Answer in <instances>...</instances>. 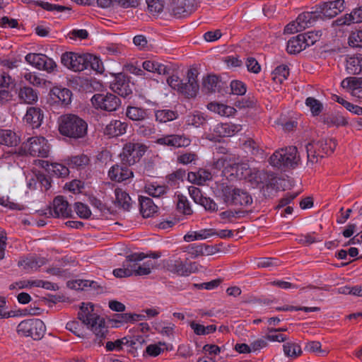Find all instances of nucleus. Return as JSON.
I'll list each match as a JSON object with an SVG mask.
<instances>
[{"mask_svg": "<svg viewBox=\"0 0 362 362\" xmlns=\"http://www.w3.org/2000/svg\"><path fill=\"white\" fill-rule=\"evenodd\" d=\"M87 122L75 114H64L58 119L59 134L70 142L83 141L88 135Z\"/></svg>", "mask_w": 362, "mask_h": 362, "instance_id": "f257e3e1", "label": "nucleus"}, {"mask_svg": "<svg viewBox=\"0 0 362 362\" xmlns=\"http://www.w3.org/2000/svg\"><path fill=\"white\" fill-rule=\"evenodd\" d=\"M93 310V304L82 303L78 313V319L91 329L95 337L93 342L101 346L108 332V328L105 325V319L94 313Z\"/></svg>", "mask_w": 362, "mask_h": 362, "instance_id": "f03ea898", "label": "nucleus"}, {"mask_svg": "<svg viewBox=\"0 0 362 362\" xmlns=\"http://www.w3.org/2000/svg\"><path fill=\"white\" fill-rule=\"evenodd\" d=\"M213 192L216 199L226 206L245 207L252 204L249 192L227 183H216Z\"/></svg>", "mask_w": 362, "mask_h": 362, "instance_id": "7ed1b4c3", "label": "nucleus"}, {"mask_svg": "<svg viewBox=\"0 0 362 362\" xmlns=\"http://www.w3.org/2000/svg\"><path fill=\"white\" fill-rule=\"evenodd\" d=\"M296 146H288L276 151L269 158V163L279 169L294 168L300 160Z\"/></svg>", "mask_w": 362, "mask_h": 362, "instance_id": "20e7f679", "label": "nucleus"}, {"mask_svg": "<svg viewBox=\"0 0 362 362\" xmlns=\"http://www.w3.org/2000/svg\"><path fill=\"white\" fill-rule=\"evenodd\" d=\"M46 327L40 319H28L21 322L17 327L18 334L30 337L35 340L40 339L45 334Z\"/></svg>", "mask_w": 362, "mask_h": 362, "instance_id": "39448f33", "label": "nucleus"}, {"mask_svg": "<svg viewBox=\"0 0 362 362\" xmlns=\"http://www.w3.org/2000/svg\"><path fill=\"white\" fill-rule=\"evenodd\" d=\"M147 148L145 144L139 142L125 144L120 153L122 163L129 166L136 163L145 154Z\"/></svg>", "mask_w": 362, "mask_h": 362, "instance_id": "423d86ee", "label": "nucleus"}, {"mask_svg": "<svg viewBox=\"0 0 362 362\" xmlns=\"http://www.w3.org/2000/svg\"><path fill=\"white\" fill-rule=\"evenodd\" d=\"M91 103L96 109L107 112L117 110L121 105L120 99L113 93H96L91 98Z\"/></svg>", "mask_w": 362, "mask_h": 362, "instance_id": "0eeeda50", "label": "nucleus"}, {"mask_svg": "<svg viewBox=\"0 0 362 362\" xmlns=\"http://www.w3.org/2000/svg\"><path fill=\"white\" fill-rule=\"evenodd\" d=\"M87 53L77 54L74 52H65L62 55V64L68 69L74 71H81L87 69Z\"/></svg>", "mask_w": 362, "mask_h": 362, "instance_id": "6e6552de", "label": "nucleus"}, {"mask_svg": "<svg viewBox=\"0 0 362 362\" xmlns=\"http://www.w3.org/2000/svg\"><path fill=\"white\" fill-rule=\"evenodd\" d=\"M199 72L196 68H191L187 71L186 83L182 81V85L178 88V92L187 98H194L197 95L199 86L197 82Z\"/></svg>", "mask_w": 362, "mask_h": 362, "instance_id": "1a4fd4ad", "label": "nucleus"}, {"mask_svg": "<svg viewBox=\"0 0 362 362\" xmlns=\"http://www.w3.org/2000/svg\"><path fill=\"white\" fill-rule=\"evenodd\" d=\"M203 90L206 93H218L221 95L228 93V86L226 82L214 74H209L203 78Z\"/></svg>", "mask_w": 362, "mask_h": 362, "instance_id": "9d476101", "label": "nucleus"}, {"mask_svg": "<svg viewBox=\"0 0 362 362\" xmlns=\"http://www.w3.org/2000/svg\"><path fill=\"white\" fill-rule=\"evenodd\" d=\"M133 83H131L128 77L119 73L115 76L114 80L110 83V88L123 98H127L132 94Z\"/></svg>", "mask_w": 362, "mask_h": 362, "instance_id": "9b49d317", "label": "nucleus"}, {"mask_svg": "<svg viewBox=\"0 0 362 362\" xmlns=\"http://www.w3.org/2000/svg\"><path fill=\"white\" fill-rule=\"evenodd\" d=\"M344 4V0H334L317 5L320 19L322 18V15L329 18L335 17L345 9Z\"/></svg>", "mask_w": 362, "mask_h": 362, "instance_id": "f8f14e48", "label": "nucleus"}, {"mask_svg": "<svg viewBox=\"0 0 362 362\" xmlns=\"http://www.w3.org/2000/svg\"><path fill=\"white\" fill-rule=\"evenodd\" d=\"M46 140L44 137H30L25 144L29 153L33 156L46 157L47 150L45 148Z\"/></svg>", "mask_w": 362, "mask_h": 362, "instance_id": "ddd939ff", "label": "nucleus"}, {"mask_svg": "<svg viewBox=\"0 0 362 362\" xmlns=\"http://www.w3.org/2000/svg\"><path fill=\"white\" fill-rule=\"evenodd\" d=\"M13 83L12 78L6 73L0 75V105L6 104L13 100L11 86Z\"/></svg>", "mask_w": 362, "mask_h": 362, "instance_id": "4468645a", "label": "nucleus"}, {"mask_svg": "<svg viewBox=\"0 0 362 362\" xmlns=\"http://www.w3.org/2000/svg\"><path fill=\"white\" fill-rule=\"evenodd\" d=\"M13 83L12 78L6 73L0 75V105L6 104L13 100L11 86Z\"/></svg>", "mask_w": 362, "mask_h": 362, "instance_id": "2eb2a0df", "label": "nucleus"}, {"mask_svg": "<svg viewBox=\"0 0 362 362\" xmlns=\"http://www.w3.org/2000/svg\"><path fill=\"white\" fill-rule=\"evenodd\" d=\"M52 210L54 218H59V216L72 217V211L69 207L68 202L63 196H57L54 199Z\"/></svg>", "mask_w": 362, "mask_h": 362, "instance_id": "dca6fc26", "label": "nucleus"}, {"mask_svg": "<svg viewBox=\"0 0 362 362\" xmlns=\"http://www.w3.org/2000/svg\"><path fill=\"white\" fill-rule=\"evenodd\" d=\"M127 166L122 163L121 165L116 164L112 166L108 172V176L110 180L121 182L133 177V172Z\"/></svg>", "mask_w": 362, "mask_h": 362, "instance_id": "f3484780", "label": "nucleus"}, {"mask_svg": "<svg viewBox=\"0 0 362 362\" xmlns=\"http://www.w3.org/2000/svg\"><path fill=\"white\" fill-rule=\"evenodd\" d=\"M44 119L43 111L37 107L28 108L23 120L26 124H30L33 129L39 128Z\"/></svg>", "mask_w": 362, "mask_h": 362, "instance_id": "a211bd4d", "label": "nucleus"}, {"mask_svg": "<svg viewBox=\"0 0 362 362\" xmlns=\"http://www.w3.org/2000/svg\"><path fill=\"white\" fill-rule=\"evenodd\" d=\"M320 18V14L318 12V8L315 6V10L313 11L303 12L298 15L296 21L300 27L299 29L303 30L307 28L311 27L313 24Z\"/></svg>", "mask_w": 362, "mask_h": 362, "instance_id": "6ab92c4d", "label": "nucleus"}, {"mask_svg": "<svg viewBox=\"0 0 362 362\" xmlns=\"http://www.w3.org/2000/svg\"><path fill=\"white\" fill-rule=\"evenodd\" d=\"M362 22V6L358 8L354 9L349 14H346L344 16L338 18L333 21V25L341 26L345 25H350L351 23H358Z\"/></svg>", "mask_w": 362, "mask_h": 362, "instance_id": "aec40b11", "label": "nucleus"}, {"mask_svg": "<svg viewBox=\"0 0 362 362\" xmlns=\"http://www.w3.org/2000/svg\"><path fill=\"white\" fill-rule=\"evenodd\" d=\"M127 127V124L124 122L112 120L105 127L103 133L109 137H116L125 134Z\"/></svg>", "mask_w": 362, "mask_h": 362, "instance_id": "412c9836", "label": "nucleus"}, {"mask_svg": "<svg viewBox=\"0 0 362 362\" xmlns=\"http://www.w3.org/2000/svg\"><path fill=\"white\" fill-rule=\"evenodd\" d=\"M346 62V69L348 74L351 75L362 74V54L348 55Z\"/></svg>", "mask_w": 362, "mask_h": 362, "instance_id": "4be33fe9", "label": "nucleus"}, {"mask_svg": "<svg viewBox=\"0 0 362 362\" xmlns=\"http://www.w3.org/2000/svg\"><path fill=\"white\" fill-rule=\"evenodd\" d=\"M126 116L135 123H141L144 122V120L148 119L149 113L146 109L129 106L126 110Z\"/></svg>", "mask_w": 362, "mask_h": 362, "instance_id": "5701e85b", "label": "nucleus"}, {"mask_svg": "<svg viewBox=\"0 0 362 362\" xmlns=\"http://www.w3.org/2000/svg\"><path fill=\"white\" fill-rule=\"evenodd\" d=\"M146 258V254L144 252L132 253L126 257L125 260L122 263V267L129 269L132 273V276H134L136 270L139 265V262Z\"/></svg>", "mask_w": 362, "mask_h": 362, "instance_id": "b1692460", "label": "nucleus"}, {"mask_svg": "<svg viewBox=\"0 0 362 362\" xmlns=\"http://www.w3.org/2000/svg\"><path fill=\"white\" fill-rule=\"evenodd\" d=\"M52 99L56 103H60L62 105H67L71 102V91L66 88L54 87L52 89Z\"/></svg>", "mask_w": 362, "mask_h": 362, "instance_id": "393cba45", "label": "nucleus"}, {"mask_svg": "<svg viewBox=\"0 0 362 362\" xmlns=\"http://www.w3.org/2000/svg\"><path fill=\"white\" fill-rule=\"evenodd\" d=\"M140 213L144 218L151 216L157 211V206L148 197L140 196L139 198Z\"/></svg>", "mask_w": 362, "mask_h": 362, "instance_id": "a878e982", "label": "nucleus"}, {"mask_svg": "<svg viewBox=\"0 0 362 362\" xmlns=\"http://www.w3.org/2000/svg\"><path fill=\"white\" fill-rule=\"evenodd\" d=\"M242 129V126L233 123H221L218 124L215 128V132L220 136L226 137L232 136Z\"/></svg>", "mask_w": 362, "mask_h": 362, "instance_id": "bb28decb", "label": "nucleus"}, {"mask_svg": "<svg viewBox=\"0 0 362 362\" xmlns=\"http://www.w3.org/2000/svg\"><path fill=\"white\" fill-rule=\"evenodd\" d=\"M142 66L147 71L157 73L160 75H168L171 71L168 66L155 61H144Z\"/></svg>", "mask_w": 362, "mask_h": 362, "instance_id": "cd10ccee", "label": "nucleus"}, {"mask_svg": "<svg viewBox=\"0 0 362 362\" xmlns=\"http://www.w3.org/2000/svg\"><path fill=\"white\" fill-rule=\"evenodd\" d=\"M164 267L170 272L179 276H185L186 264L180 259H168L164 263Z\"/></svg>", "mask_w": 362, "mask_h": 362, "instance_id": "c85d7f7f", "label": "nucleus"}, {"mask_svg": "<svg viewBox=\"0 0 362 362\" xmlns=\"http://www.w3.org/2000/svg\"><path fill=\"white\" fill-rule=\"evenodd\" d=\"M229 168L230 175H233L239 180L246 179L251 173V170L247 163H233L230 165Z\"/></svg>", "mask_w": 362, "mask_h": 362, "instance_id": "c756f323", "label": "nucleus"}, {"mask_svg": "<svg viewBox=\"0 0 362 362\" xmlns=\"http://www.w3.org/2000/svg\"><path fill=\"white\" fill-rule=\"evenodd\" d=\"M20 142V138L10 129H0V144L7 146H16Z\"/></svg>", "mask_w": 362, "mask_h": 362, "instance_id": "7c9ffc66", "label": "nucleus"}, {"mask_svg": "<svg viewBox=\"0 0 362 362\" xmlns=\"http://www.w3.org/2000/svg\"><path fill=\"white\" fill-rule=\"evenodd\" d=\"M305 42L300 34L290 39L287 42L286 50L289 54H295L306 49Z\"/></svg>", "mask_w": 362, "mask_h": 362, "instance_id": "2f4dec72", "label": "nucleus"}, {"mask_svg": "<svg viewBox=\"0 0 362 362\" xmlns=\"http://www.w3.org/2000/svg\"><path fill=\"white\" fill-rule=\"evenodd\" d=\"M89 162L88 156L85 154L74 156L67 159L69 167L78 170L85 168L89 164Z\"/></svg>", "mask_w": 362, "mask_h": 362, "instance_id": "473e14b6", "label": "nucleus"}, {"mask_svg": "<svg viewBox=\"0 0 362 362\" xmlns=\"http://www.w3.org/2000/svg\"><path fill=\"white\" fill-rule=\"evenodd\" d=\"M134 129L137 134L142 136H150L156 132L154 124L148 119L141 123H134Z\"/></svg>", "mask_w": 362, "mask_h": 362, "instance_id": "72a5a7b5", "label": "nucleus"}, {"mask_svg": "<svg viewBox=\"0 0 362 362\" xmlns=\"http://www.w3.org/2000/svg\"><path fill=\"white\" fill-rule=\"evenodd\" d=\"M322 122L327 124L328 127L332 126H346L348 121L344 116L339 115H332L329 116H323L321 118Z\"/></svg>", "mask_w": 362, "mask_h": 362, "instance_id": "f704fd0d", "label": "nucleus"}, {"mask_svg": "<svg viewBox=\"0 0 362 362\" xmlns=\"http://www.w3.org/2000/svg\"><path fill=\"white\" fill-rule=\"evenodd\" d=\"M44 258L28 257L18 262V265L22 266L24 269L36 271L38 268L45 264Z\"/></svg>", "mask_w": 362, "mask_h": 362, "instance_id": "c9c22d12", "label": "nucleus"}, {"mask_svg": "<svg viewBox=\"0 0 362 362\" xmlns=\"http://www.w3.org/2000/svg\"><path fill=\"white\" fill-rule=\"evenodd\" d=\"M18 96L28 104H32L37 100V93L31 87L28 86L21 88Z\"/></svg>", "mask_w": 362, "mask_h": 362, "instance_id": "e433bc0d", "label": "nucleus"}, {"mask_svg": "<svg viewBox=\"0 0 362 362\" xmlns=\"http://www.w3.org/2000/svg\"><path fill=\"white\" fill-rule=\"evenodd\" d=\"M315 144L326 154L332 153L337 145V141L334 139H322Z\"/></svg>", "mask_w": 362, "mask_h": 362, "instance_id": "4c0bfd02", "label": "nucleus"}, {"mask_svg": "<svg viewBox=\"0 0 362 362\" xmlns=\"http://www.w3.org/2000/svg\"><path fill=\"white\" fill-rule=\"evenodd\" d=\"M115 194L116 197V201L118 204L122 206L123 209L129 211L131 201V198L129 194L119 188L115 189Z\"/></svg>", "mask_w": 362, "mask_h": 362, "instance_id": "58836bf2", "label": "nucleus"}, {"mask_svg": "<svg viewBox=\"0 0 362 362\" xmlns=\"http://www.w3.org/2000/svg\"><path fill=\"white\" fill-rule=\"evenodd\" d=\"M130 349L129 352L132 354L134 356L139 350L142 349L144 344H146L144 337L141 335L132 336L130 337Z\"/></svg>", "mask_w": 362, "mask_h": 362, "instance_id": "ea45409f", "label": "nucleus"}, {"mask_svg": "<svg viewBox=\"0 0 362 362\" xmlns=\"http://www.w3.org/2000/svg\"><path fill=\"white\" fill-rule=\"evenodd\" d=\"M87 69H90L99 73H102L104 70L103 64L100 58L98 57L87 53Z\"/></svg>", "mask_w": 362, "mask_h": 362, "instance_id": "a19ab883", "label": "nucleus"}, {"mask_svg": "<svg viewBox=\"0 0 362 362\" xmlns=\"http://www.w3.org/2000/svg\"><path fill=\"white\" fill-rule=\"evenodd\" d=\"M156 119L160 122L173 121L177 117V113L170 110H160L156 112Z\"/></svg>", "mask_w": 362, "mask_h": 362, "instance_id": "79ce46f5", "label": "nucleus"}, {"mask_svg": "<svg viewBox=\"0 0 362 362\" xmlns=\"http://www.w3.org/2000/svg\"><path fill=\"white\" fill-rule=\"evenodd\" d=\"M284 352L286 356L296 358L302 354L300 346L292 342H287L283 345Z\"/></svg>", "mask_w": 362, "mask_h": 362, "instance_id": "37998d69", "label": "nucleus"}, {"mask_svg": "<svg viewBox=\"0 0 362 362\" xmlns=\"http://www.w3.org/2000/svg\"><path fill=\"white\" fill-rule=\"evenodd\" d=\"M45 59V54L29 53L25 56V61L37 69H42V65Z\"/></svg>", "mask_w": 362, "mask_h": 362, "instance_id": "c03bdc74", "label": "nucleus"}, {"mask_svg": "<svg viewBox=\"0 0 362 362\" xmlns=\"http://www.w3.org/2000/svg\"><path fill=\"white\" fill-rule=\"evenodd\" d=\"M246 90V85L243 82L233 80L230 83L228 93L237 95H243L245 94Z\"/></svg>", "mask_w": 362, "mask_h": 362, "instance_id": "a18cd8bd", "label": "nucleus"}, {"mask_svg": "<svg viewBox=\"0 0 362 362\" xmlns=\"http://www.w3.org/2000/svg\"><path fill=\"white\" fill-rule=\"evenodd\" d=\"M49 174L57 177H64L69 174V170L67 167L62 164L53 163Z\"/></svg>", "mask_w": 362, "mask_h": 362, "instance_id": "49530a36", "label": "nucleus"}, {"mask_svg": "<svg viewBox=\"0 0 362 362\" xmlns=\"http://www.w3.org/2000/svg\"><path fill=\"white\" fill-rule=\"evenodd\" d=\"M156 266V262L153 260H147L142 264L139 263L134 276H145L151 274V269Z\"/></svg>", "mask_w": 362, "mask_h": 362, "instance_id": "de8ad7c7", "label": "nucleus"}, {"mask_svg": "<svg viewBox=\"0 0 362 362\" xmlns=\"http://www.w3.org/2000/svg\"><path fill=\"white\" fill-rule=\"evenodd\" d=\"M302 35V39L303 42H305V47H310L314 45L317 41H318L322 35V32L318 30L315 33L310 31L307 32L303 34H300Z\"/></svg>", "mask_w": 362, "mask_h": 362, "instance_id": "09e8293b", "label": "nucleus"}, {"mask_svg": "<svg viewBox=\"0 0 362 362\" xmlns=\"http://www.w3.org/2000/svg\"><path fill=\"white\" fill-rule=\"evenodd\" d=\"M35 5L42 7L43 9L49 11H57L59 13L64 12L65 11H70L71 8L68 6H61L57 4H52L48 2L44 1H35Z\"/></svg>", "mask_w": 362, "mask_h": 362, "instance_id": "8fccbe9b", "label": "nucleus"}, {"mask_svg": "<svg viewBox=\"0 0 362 362\" xmlns=\"http://www.w3.org/2000/svg\"><path fill=\"white\" fill-rule=\"evenodd\" d=\"M305 105L310 108L313 116L319 115L323 109L322 104L318 100L312 97H308L305 100Z\"/></svg>", "mask_w": 362, "mask_h": 362, "instance_id": "3c124183", "label": "nucleus"}, {"mask_svg": "<svg viewBox=\"0 0 362 362\" xmlns=\"http://www.w3.org/2000/svg\"><path fill=\"white\" fill-rule=\"evenodd\" d=\"M348 43L352 47L362 48V29L351 32L348 39Z\"/></svg>", "mask_w": 362, "mask_h": 362, "instance_id": "603ef678", "label": "nucleus"}, {"mask_svg": "<svg viewBox=\"0 0 362 362\" xmlns=\"http://www.w3.org/2000/svg\"><path fill=\"white\" fill-rule=\"evenodd\" d=\"M74 209L77 215L83 219H88L91 216V211L88 205L82 202H76Z\"/></svg>", "mask_w": 362, "mask_h": 362, "instance_id": "864d4df0", "label": "nucleus"}, {"mask_svg": "<svg viewBox=\"0 0 362 362\" xmlns=\"http://www.w3.org/2000/svg\"><path fill=\"white\" fill-rule=\"evenodd\" d=\"M186 171L184 169H178L174 173L168 175V184L170 186H175L177 184V181H183L185 177Z\"/></svg>", "mask_w": 362, "mask_h": 362, "instance_id": "5fc2aeb1", "label": "nucleus"}, {"mask_svg": "<svg viewBox=\"0 0 362 362\" xmlns=\"http://www.w3.org/2000/svg\"><path fill=\"white\" fill-rule=\"evenodd\" d=\"M171 147L180 148L187 146L190 144V140L184 136L170 134Z\"/></svg>", "mask_w": 362, "mask_h": 362, "instance_id": "6e6d98bb", "label": "nucleus"}, {"mask_svg": "<svg viewBox=\"0 0 362 362\" xmlns=\"http://www.w3.org/2000/svg\"><path fill=\"white\" fill-rule=\"evenodd\" d=\"M177 208L180 211L186 215H189L192 213L187 197L183 195H178Z\"/></svg>", "mask_w": 362, "mask_h": 362, "instance_id": "4d7b16f0", "label": "nucleus"}, {"mask_svg": "<svg viewBox=\"0 0 362 362\" xmlns=\"http://www.w3.org/2000/svg\"><path fill=\"white\" fill-rule=\"evenodd\" d=\"M243 148L247 150L252 155L261 154L262 150L259 148L258 144L252 139H248L243 144Z\"/></svg>", "mask_w": 362, "mask_h": 362, "instance_id": "13d9d810", "label": "nucleus"}, {"mask_svg": "<svg viewBox=\"0 0 362 362\" xmlns=\"http://www.w3.org/2000/svg\"><path fill=\"white\" fill-rule=\"evenodd\" d=\"M66 328L78 337H83L82 332V323L81 324L76 320L67 322L66 325Z\"/></svg>", "mask_w": 362, "mask_h": 362, "instance_id": "bf43d9fd", "label": "nucleus"}, {"mask_svg": "<svg viewBox=\"0 0 362 362\" xmlns=\"http://www.w3.org/2000/svg\"><path fill=\"white\" fill-rule=\"evenodd\" d=\"M257 102V99L252 96L237 100L235 104L239 108H252L256 106Z\"/></svg>", "mask_w": 362, "mask_h": 362, "instance_id": "052dcab7", "label": "nucleus"}, {"mask_svg": "<svg viewBox=\"0 0 362 362\" xmlns=\"http://www.w3.org/2000/svg\"><path fill=\"white\" fill-rule=\"evenodd\" d=\"M146 4L151 13H160L164 8V0H153V2H146Z\"/></svg>", "mask_w": 362, "mask_h": 362, "instance_id": "680f3d73", "label": "nucleus"}, {"mask_svg": "<svg viewBox=\"0 0 362 362\" xmlns=\"http://www.w3.org/2000/svg\"><path fill=\"white\" fill-rule=\"evenodd\" d=\"M332 100L337 102L338 103L341 104V105H343L347 110H349V112L355 114L357 108H358V105H354L348 101H346V100H344V98H341L340 96L339 95H332Z\"/></svg>", "mask_w": 362, "mask_h": 362, "instance_id": "e2e57ef3", "label": "nucleus"}, {"mask_svg": "<svg viewBox=\"0 0 362 362\" xmlns=\"http://www.w3.org/2000/svg\"><path fill=\"white\" fill-rule=\"evenodd\" d=\"M279 261L272 257H263L260 258L257 263V265L259 268H268L273 267L278 265Z\"/></svg>", "mask_w": 362, "mask_h": 362, "instance_id": "0e129e2a", "label": "nucleus"}, {"mask_svg": "<svg viewBox=\"0 0 362 362\" xmlns=\"http://www.w3.org/2000/svg\"><path fill=\"white\" fill-rule=\"evenodd\" d=\"M188 190L191 198L196 204H199L204 197L200 189L197 187L191 186L188 188Z\"/></svg>", "mask_w": 362, "mask_h": 362, "instance_id": "69168bd1", "label": "nucleus"}, {"mask_svg": "<svg viewBox=\"0 0 362 362\" xmlns=\"http://www.w3.org/2000/svg\"><path fill=\"white\" fill-rule=\"evenodd\" d=\"M187 252L192 257L204 255V245L190 244L187 246Z\"/></svg>", "mask_w": 362, "mask_h": 362, "instance_id": "338daca9", "label": "nucleus"}, {"mask_svg": "<svg viewBox=\"0 0 362 362\" xmlns=\"http://www.w3.org/2000/svg\"><path fill=\"white\" fill-rule=\"evenodd\" d=\"M246 66L250 72L257 74L261 70V66L258 62L253 57H249L246 62Z\"/></svg>", "mask_w": 362, "mask_h": 362, "instance_id": "774afa93", "label": "nucleus"}]
</instances>
